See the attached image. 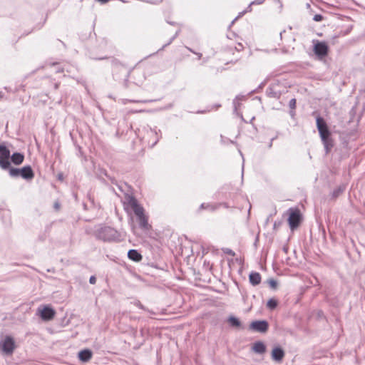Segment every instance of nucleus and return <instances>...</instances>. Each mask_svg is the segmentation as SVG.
Wrapping results in <instances>:
<instances>
[{
	"instance_id": "f257e3e1",
	"label": "nucleus",
	"mask_w": 365,
	"mask_h": 365,
	"mask_svg": "<svg viewBox=\"0 0 365 365\" xmlns=\"http://www.w3.org/2000/svg\"><path fill=\"white\" fill-rule=\"evenodd\" d=\"M127 204L132 208L139 224V227L144 230H148L150 225L148 223V217L145 215L144 208L138 203L133 196H128Z\"/></svg>"
},
{
	"instance_id": "f03ea898",
	"label": "nucleus",
	"mask_w": 365,
	"mask_h": 365,
	"mask_svg": "<svg viewBox=\"0 0 365 365\" xmlns=\"http://www.w3.org/2000/svg\"><path fill=\"white\" fill-rule=\"evenodd\" d=\"M317 127L324 146L326 153H329L333 147L332 140L331 138V133L329 130L327 124L324 119L321 116H317L316 118Z\"/></svg>"
},
{
	"instance_id": "7ed1b4c3",
	"label": "nucleus",
	"mask_w": 365,
	"mask_h": 365,
	"mask_svg": "<svg viewBox=\"0 0 365 365\" xmlns=\"http://www.w3.org/2000/svg\"><path fill=\"white\" fill-rule=\"evenodd\" d=\"M95 236L104 242H115L120 238V234L114 228L109 226H102L96 229Z\"/></svg>"
},
{
	"instance_id": "20e7f679",
	"label": "nucleus",
	"mask_w": 365,
	"mask_h": 365,
	"mask_svg": "<svg viewBox=\"0 0 365 365\" xmlns=\"http://www.w3.org/2000/svg\"><path fill=\"white\" fill-rule=\"evenodd\" d=\"M137 135L143 140H147L151 147L155 146L160 139L157 130L148 125L143 126L142 129H138Z\"/></svg>"
},
{
	"instance_id": "39448f33",
	"label": "nucleus",
	"mask_w": 365,
	"mask_h": 365,
	"mask_svg": "<svg viewBox=\"0 0 365 365\" xmlns=\"http://www.w3.org/2000/svg\"><path fill=\"white\" fill-rule=\"evenodd\" d=\"M15 349V341L14 338L11 336H6L5 338L0 341V351L6 356L11 355Z\"/></svg>"
},
{
	"instance_id": "423d86ee",
	"label": "nucleus",
	"mask_w": 365,
	"mask_h": 365,
	"mask_svg": "<svg viewBox=\"0 0 365 365\" xmlns=\"http://www.w3.org/2000/svg\"><path fill=\"white\" fill-rule=\"evenodd\" d=\"M10 150L4 145L0 144V167L4 170H8L11 165Z\"/></svg>"
},
{
	"instance_id": "0eeeda50",
	"label": "nucleus",
	"mask_w": 365,
	"mask_h": 365,
	"mask_svg": "<svg viewBox=\"0 0 365 365\" xmlns=\"http://www.w3.org/2000/svg\"><path fill=\"white\" fill-rule=\"evenodd\" d=\"M313 45L314 52L319 58H322L328 54L329 47L326 42L314 40Z\"/></svg>"
},
{
	"instance_id": "6e6552de",
	"label": "nucleus",
	"mask_w": 365,
	"mask_h": 365,
	"mask_svg": "<svg viewBox=\"0 0 365 365\" xmlns=\"http://www.w3.org/2000/svg\"><path fill=\"white\" fill-rule=\"evenodd\" d=\"M288 222L291 230L296 229L301 222V214L298 209H289Z\"/></svg>"
},
{
	"instance_id": "1a4fd4ad",
	"label": "nucleus",
	"mask_w": 365,
	"mask_h": 365,
	"mask_svg": "<svg viewBox=\"0 0 365 365\" xmlns=\"http://www.w3.org/2000/svg\"><path fill=\"white\" fill-rule=\"evenodd\" d=\"M269 328V324L266 320H257L250 324V329L252 331L265 333Z\"/></svg>"
},
{
	"instance_id": "9d476101",
	"label": "nucleus",
	"mask_w": 365,
	"mask_h": 365,
	"mask_svg": "<svg viewBox=\"0 0 365 365\" xmlns=\"http://www.w3.org/2000/svg\"><path fill=\"white\" fill-rule=\"evenodd\" d=\"M41 318L44 321H49L55 316V311L51 307L45 306L42 309L38 308Z\"/></svg>"
},
{
	"instance_id": "9b49d317",
	"label": "nucleus",
	"mask_w": 365,
	"mask_h": 365,
	"mask_svg": "<svg viewBox=\"0 0 365 365\" xmlns=\"http://www.w3.org/2000/svg\"><path fill=\"white\" fill-rule=\"evenodd\" d=\"M20 176L27 180L33 179L34 173L31 166L27 165L21 168Z\"/></svg>"
},
{
	"instance_id": "f8f14e48",
	"label": "nucleus",
	"mask_w": 365,
	"mask_h": 365,
	"mask_svg": "<svg viewBox=\"0 0 365 365\" xmlns=\"http://www.w3.org/2000/svg\"><path fill=\"white\" fill-rule=\"evenodd\" d=\"M284 356V351L280 347H275L272 351V359L275 361H281Z\"/></svg>"
},
{
	"instance_id": "ddd939ff",
	"label": "nucleus",
	"mask_w": 365,
	"mask_h": 365,
	"mask_svg": "<svg viewBox=\"0 0 365 365\" xmlns=\"http://www.w3.org/2000/svg\"><path fill=\"white\" fill-rule=\"evenodd\" d=\"M277 85H272L267 89V95L270 98H279L281 92L277 89Z\"/></svg>"
},
{
	"instance_id": "4468645a",
	"label": "nucleus",
	"mask_w": 365,
	"mask_h": 365,
	"mask_svg": "<svg viewBox=\"0 0 365 365\" xmlns=\"http://www.w3.org/2000/svg\"><path fill=\"white\" fill-rule=\"evenodd\" d=\"M249 280L252 285L257 286L261 282V275L259 272H252L249 275Z\"/></svg>"
},
{
	"instance_id": "2eb2a0df",
	"label": "nucleus",
	"mask_w": 365,
	"mask_h": 365,
	"mask_svg": "<svg viewBox=\"0 0 365 365\" xmlns=\"http://www.w3.org/2000/svg\"><path fill=\"white\" fill-rule=\"evenodd\" d=\"M92 357V352L89 349H83L78 353V358L83 362L88 361Z\"/></svg>"
},
{
	"instance_id": "dca6fc26",
	"label": "nucleus",
	"mask_w": 365,
	"mask_h": 365,
	"mask_svg": "<svg viewBox=\"0 0 365 365\" xmlns=\"http://www.w3.org/2000/svg\"><path fill=\"white\" fill-rule=\"evenodd\" d=\"M128 257L134 262H140L143 258L140 253L136 250H130L128 252Z\"/></svg>"
},
{
	"instance_id": "f3484780",
	"label": "nucleus",
	"mask_w": 365,
	"mask_h": 365,
	"mask_svg": "<svg viewBox=\"0 0 365 365\" xmlns=\"http://www.w3.org/2000/svg\"><path fill=\"white\" fill-rule=\"evenodd\" d=\"M10 158L14 164L20 165L24 161V155L21 153H14L11 156L10 155Z\"/></svg>"
},
{
	"instance_id": "a211bd4d",
	"label": "nucleus",
	"mask_w": 365,
	"mask_h": 365,
	"mask_svg": "<svg viewBox=\"0 0 365 365\" xmlns=\"http://www.w3.org/2000/svg\"><path fill=\"white\" fill-rule=\"evenodd\" d=\"M253 351L257 354H263L266 351V346L262 341H257L252 347Z\"/></svg>"
},
{
	"instance_id": "6ab92c4d",
	"label": "nucleus",
	"mask_w": 365,
	"mask_h": 365,
	"mask_svg": "<svg viewBox=\"0 0 365 365\" xmlns=\"http://www.w3.org/2000/svg\"><path fill=\"white\" fill-rule=\"evenodd\" d=\"M227 321L232 327H240L241 326V322L239 319L234 316L230 317Z\"/></svg>"
},
{
	"instance_id": "aec40b11",
	"label": "nucleus",
	"mask_w": 365,
	"mask_h": 365,
	"mask_svg": "<svg viewBox=\"0 0 365 365\" xmlns=\"http://www.w3.org/2000/svg\"><path fill=\"white\" fill-rule=\"evenodd\" d=\"M8 169H9V175L11 177L18 178L20 176L21 168H11V166H10L9 168H8Z\"/></svg>"
},
{
	"instance_id": "412c9836",
	"label": "nucleus",
	"mask_w": 365,
	"mask_h": 365,
	"mask_svg": "<svg viewBox=\"0 0 365 365\" xmlns=\"http://www.w3.org/2000/svg\"><path fill=\"white\" fill-rule=\"evenodd\" d=\"M345 190L344 186H339L337 188L334 189L331 193V195L334 198L339 197Z\"/></svg>"
},
{
	"instance_id": "4be33fe9",
	"label": "nucleus",
	"mask_w": 365,
	"mask_h": 365,
	"mask_svg": "<svg viewBox=\"0 0 365 365\" xmlns=\"http://www.w3.org/2000/svg\"><path fill=\"white\" fill-rule=\"evenodd\" d=\"M200 209H207V210H210L211 211H214L217 209V205L202 203V204H201Z\"/></svg>"
},
{
	"instance_id": "5701e85b",
	"label": "nucleus",
	"mask_w": 365,
	"mask_h": 365,
	"mask_svg": "<svg viewBox=\"0 0 365 365\" xmlns=\"http://www.w3.org/2000/svg\"><path fill=\"white\" fill-rule=\"evenodd\" d=\"M267 306L270 309H274L277 306V302L274 299H269L267 303Z\"/></svg>"
},
{
	"instance_id": "b1692460",
	"label": "nucleus",
	"mask_w": 365,
	"mask_h": 365,
	"mask_svg": "<svg viewBox=\"0 0 365 365\" xmlns=\"http://www.w3.org/2000/svg\"><path fill=\"white\" fill-rule=\"evenodd\" d=\"M239 99H240V96H236L232 102L235 113H237V108L240 106V103H239Z\"/></svg>"
},
{
	"instance_id": "393cba45",
	"label": "nucleus",
	"mask_w": 365,
	"mask_h": 365,
	"mask_svg": "<svg viewBox=\"0 0 365 365\" xmlns=\"http://www.w3.org/2000/svg\"><path fill=\"white\" fill-rule=\"evenodd\" d=\"M179 32H180L179 31H177L176 33L175 34V35L170 39V41L167 43L163 45V47L160 50H163L165 47L169 46L173 41V40L178 36Z\"/></svg>"
},
{
	"instance_id": "a878e982",
	"label": "nucleus",
	"mask_w": 365,
	"mask_h": 365,
	"mask_svg": "<svg viewBox=\"0 0 365 365\" xmlns=\"http://www.w3.org/2000/svg\"><path fill=\"white\" fill-rule=\"evenodd\" d=\"M268 284L271 288L275 289L277 287V282L273 279H269L268 280Z\"/></svg>"
},
{
	"instance_id": "bb28decb",
	"label": "nucleus",
	"mask_w": 365,
	"mask_h": 365,
	"mask_svg": "<svg viewBox=\"0 0 365 365\" xmlns=\"http://www.w3.org/2000/svg\"><path fill=\"white\" fill-rule=\"evenodd\" d=\"M289 106L290 109H292V110H294L295 109V108H296V99L295 98H292L289 101Z\"/></svg>"
},
{
	"instance_id": "cd10ccee",
	"label": "nucleus",
	"mask_w": 365,
	"mask_h": 365,
	"mask_svg": "<svg viewBox=\"0 0 365 365\" xmlns=\"http://www.w3.org/2000/svg\"><path fill=\"white\" fill-rule=\"evenodd\" d=\"M323 19V16L321 14H316L313 17L314 21H321Z\"/></svg>"
},
{
	"instance_id": "c85d7f7f",
	"label": "nucleus",
	"mask_w": 365,
	"mask_h": 365,
	"mask_svg": "<svg viewBox=\"0 0 365 365\" xmlns=\"http://www.w3.org/2000/svg\"><path fill=\"white\" fill-rule=\"evenodd\" d=\"M265 0H255L251 2V5H260L264 3Z\"/></svg>"
},
{
	"instance_id": "c756f323",
	"label": "nucleus",
	"mask_w": 365,
	"mask_h": 365,
	"mask_svg": "<svg viewBox=\"0 0 365 365\" xmlns=\"http://www.w3.org/2000/svg\"><path fill=\"white\" fill-rule=\"evenodd\" d=\"M224 252L227 254V255H229L235 256V252L232 250H230L229 248L225 249L224 250Z\"/></svg>"
},
{
	"instance_id": "7c9ffc66",
	"label": "nucleus",
	"mask_w": 365,
	"mask_h": 365,
	"mask_svg": "<svg viewBox=\"0 0 365 365\" xmlns=\"http://www.w3.org/2000/svg\"><path fill=\"white\" fill-rule=\"evenodd\" d=\"M130 102H134V103H150V102H153L154 101L153 100H144V101H130Z\"/></svg>"
},
{
	"instance_id": "2f4dec72",
	"label": "nucleus",
	"mask_w": 365,
	"mask_h": 365,
	"mask_svg": "<svg viewBox=\"0 0 365 365\" xmlns=\"http://www.w3.org/2000/svg\"><path fill=\"white\" fill-rule=\"evenodd\" d=\"M252 5H251V3H250V4H249V6H247V8L244 11H242V12L241 13V14H245V13H246V12H250V11H252Z\"/></svg>"
},
{
	"instance_id": "473e14b6",
	"label": "nucleus",
	"mask_w": 365,
	"mask_h": 365,
	"mask_svg": "<svg viewBox=\"0 0 365 365\" xmlns=\"http://www.w3.org/2000/svg\"><path fill=\"white\" fill-rule=\"evenodd\" d=\"M89 282L91 284H94L96 282V278L95 276H91L89 279Z\"/></svg>"
},
{
	"instance_id": "72a5a7b5",
	"label": "nucleus",
	"mask_w": 365,
	"mask_h": 365,
	"mask_svg": "<svg viewBox=\"0 0 365 365\" xmlns=\"http://www.w3.org/2000/svg\"><path fill=\"white\" fill-rule=\"evenodd\" d=\"M221 205L224 206L226 208L230 207V206L227 205V203L223 202V203L217 204V208H219V207Z\"/></svg>"
},
{
	"instance_id": "f704fd0d",
	"label": "nucleus",
	"mask_w": 365,
	"mask_h": 365,
	"mask_svg": "<svg viewBox=\"0 0 365 365\" xmlns=\"http://www.w3.org/2000/svg\"><path fill=\"white\" fill-rule=\"evenodd\" d=\"M289 114L292 117H294V115H295V112L294 111V110H292L289 111Z\"/></svg>"
},
{
	"instance_id": "c9c22d12",
	"label": "nucleus",
	"mask_w": 365,
	"mask_h": 365,
	"mask_svg": "<svg viewBox=\"0 0 365 365\" xmlns=\"http://www.w3.org/2000/svg\"><path fill=\"white\" fill-rule=\"evenodd\" d=\"M195 55L197 56L198 58L200 59L201 57H202V53H195Z\"/></svg>"
},
{
	"instance_id": "e433bc0d",
	"label": "nucleus",
	"mask_w": 365,
	"mask_h": 365,
	"mask_svg": "<svg viewBox=\"0 0 365 365\" xmlns=\"http://www.w3.org/2000/svg\"><path fill=\"white\" fill-rule=\"evenodd\" d=\"M238 96H240V99H239V101H242V100H244V99H245V98L244 96H240V95H239Z\"/></svg>"
},
{
	"instance_id": "4c0bfd02",
	"label": "nucleus",
	"mask_w": 365,
	"mask_h": 365,
	"mask_svg": "<svg viewBox=\"0 0 365 365\" xmlns=\"http://www.w3.org/2000/svg\"><path fill=\"white\" fill-rule=\"evenodd\" d=\"M58 86H59V84H58V83H55V84H54V88H55V89H58Z\"/></svg>"
},
{
	"instance_id": "58836bf2",
	"label": "nucleus",
	"mask_w": 365,
	"mask_h": 365,
	"mask_svg": "<svg viewBox=\"0 0 365 365\" xmlns=\"http://www.w3.org/2000/svg\"><path fill=\"white\" fill-rule=\"evenodd\" d=\"M187 48L192 53H193L195 54V53H196L195 51H194L192 49H191L190 48H188L187 47Z\"/></svg>"
},
{
	"instance_id": "ea45409f",
	"label": "nucleus",
	"mask_w": 365,
	"mask_h": 365,
	"mask_svg": "<svg viewBox=\"0 0 365 365\" xmlns=\"http://www.w3.org/2000/svg\"><path fill=\"white\" fill-rule=\"evenodd\" d=\"M99 1L102 2V3H106L108 1V0H98Z\"/></svg>"
},
{
	"instance_id": "a19ab883",
	"label": "nucleus",
	"mask_w": 365,
	"mask_h": 365,
	"mask_svg": "<svg viewBox=\"0 0 365 365\" xmlns=\"http://www.w3.org/2000/svg\"><path fill=\"white\" fill-rule=\"evenodd\" d=\"M274 140V138L272 139L270 143H269V148H271L272 145V140Z\"/></svg>"
},
{
	"instance_id": "79ce46f5",
	"label": "nucleus",
	"mask_w": 365,
	"mask_h": 365,
	"mask_svg": "<svg viewBox=\"0 0 365 365\" xmlns=\"http://www.w3.org/2000/svg\"><path fill=\"white\" fill-rule=\"evenodd\" d=\"M57 72H63V69H58Z\"/></svg>"
},
{
	"instance_id": "37998d69",
	"label": "nucleus",
	"mask_w": 365,
	"mask_h": 365,
	"mask_svg": "<svg viewBox=\"0 0 365 365\" xmlns=\"http://www.w3.org/2000/svg\"><path fill=\"white\" fill-rule=\"evenodd\" d=\"M58 206H59V205H58V203H56V204H55V207H56V208H58Z\"/></svg>"
},
{
	"instance_id": "c03bdc74",
	"label": "nucleus",
	"mask_w": 365,
	"mask_h": 365,
	"mask_svg": "<svg viewBox=\"0 0 365 365\" xmlns=\"http://www.w3.org/2000/svg\"><path fill=\"white\" fill-rule=\"evenodd\" d=\"M220 106H221V105L218 104V105H216V106H215V107H216V108H220Z\"/></svg>"
},
{
	"instance_id": "a18cd8bd",
	"label": "nucleus",
	"mask_w": 365,
	"mask_h": 365,
	"mask_svg": "<svg viewBox=\"0 0 365 365\" xmlns=\"http://www.w3.org/2000/svg\"><path fill=\"white\" fill-rule=\"evenodd\" d=\"M2 97H3L2 93L0 92V98H1Z\"/></svg>"
},
{
	"instance_id": "49530a36",
	"label": "nucleus",
	"mask_w": 365,
	"mask_h": 365,
	"mask_svg": "<svg viewBox=\"0 0 365 365\" xmlns=\"http://www.w3.org/2000/svg\"><path fill=\"white\" fill-rule=\"evenodd\" d=\"M310 5L309 4H307V7H309Z\"/></svg>"
}]
</instances>
